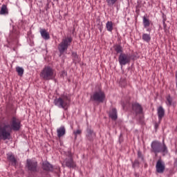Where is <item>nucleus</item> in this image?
<instances>
[{"instance_id":"72a5a7b5","label":"nucleus","mask_w":177,"mask_h":177,"mask_svg":"<svg viewBox=\"0 0 177 177\" xmlns=\"http://www.w3.org/2000/svg\"><path fill=\"white\" fill-rule=\"evenodd\" d=\"M123 109H125V106H123Z\"/></svg>"},{"instance_id":"423d86ee","label":"nucleus","mask_w":177,"mask_h":177,"mask_svg":"<svg viewBox=\"0 0 177 177\" xmlns=\"http://www.w3.org/2000/svg\"><path fill=\"white\" fill-rule=\"evenodd\" d=\"M26 167L30 172H38V162L37 161L28 159L26 160Z\"/></svg>"},{"instance_id":"0eeeda50","label":"nucleus","mask_w":177,"mask_h":177,"mask_svg":"<svg viewBox=\"0 0 177 177\" xmlns=\"http://www.w3.org/2000/svg\"><path fill=\"white\" fill-rule=\"evenodd\" d=\"M54 103L55 106L59 107V109H64L67 110V99L64 97H59L55 100Z\"/></svg>"},{"instance_id":"dca6fc26","label":"nucleus","mask_w":177,"mask_h":177,"mask_svg":"<svg viewBox=\"0 0 177 177\" xmlns=\"http://www.w3.org/2000/svg\"><path fill=\"white\" fill-rule=\"evenodd\" d=\"M109 117L113 120V121L117 120V118H118V116L117 115V109L115 108L112 109L109 111Z\"/></svg>"},{"instance_id":"6e6552de","label":"nucleus","mask_w":177,"mask_h":177,"mask_svg":"<svg viewBox=\"0 0 177 177\" xmlns=\"http://www.w3.org/2000/svg\"><path fill=\"white\" fill-rule=\"evenodd\" d=\"M156 169L158 174H162L165 171V163L162 160L158 159L156 162Z\"/></svg>"},{"instance_id":"aec40b11","label":"nucleus","mask_w":177,"mask_h":177,"mask_svg":"<svg viewBox=\"0 0 177 177\" xmlns=\"http://www.w3.org/2000/svg\"><path fill=\"white\" fill-rule=\"evenodd\" d=\"M8 7L3 4L0 10V15H8Z\"/></svg>"},{"instance_id":"a211bd4d","label":"nucleus","mask_w":177,"mask_h":177,"mask_svg":"<svg viewBox=\"0 0 177 177\" xmlns=\"http://www.w3.org/2000/svg\"><path fill=\"white\" fill-rule=\"evenodd\" d=\"M42 167L44 171H52L53 169L52 165L48 162H44Z\"/></svg>"},{"instance_id":"9d476101","label":"nucleus","mask_w":177,"mask_h":177,"mask_svg":"<svg viewBox=\"0 0 177 177\" xmlns=\"http://www.w3.org/2000/svg\"><path fill=\"white\" fill-rule=\"evenodd\" d=\"M68 156L69 157V160L67 161V167L68 168H72L74 169L75 167H77V165L75 164V162L73 160V153H71V151H68Z\"/></svg>"},{"instance_id":"f8f14e48","label":"nucleus","mask_w":177,"mask_h":177,"mask_svg":"<svg viewBox=\"0 0 177 177\" xmlns=\"http://www.w3.org/2000/svg\"><path fill=\"white\" fill-rule=\"evenodd\" d=\"M66 49H67V38L64 39L58 46V50H59V53H61V55L64 53V50H66Z\"/></svg>"},{"instance_id":"5701e85b","label":"nucleus","mask_w":177,"mask_h":177,"mask_svg":"<svg viewBox=\"0 0 177 177\" xmlns=\"http://www.w3.org/2000/svg\"><path fill=\"white\" fill-rule=\"evenodd\" d=\"M172 101L173 100L170 95L166 97V104L168 107H171V106H172Z\"/></svg>"},{"instance_id":"f03ea898","label":"nucleus","mask_w":177,"mask_h":177,"mask_svg":"<svg viewBox=\"0 0 177 177\" xmlns=\"http://www.w3.org/2000/svg\"><path fill=\"white\" fill-rule=\"evenodd\" d=\"M40 77L44 81L55 80L56 71L49 66H45L40 73Z\"/></svg>"},{"instance_id":"2eb2a0df","label":"nucleus","mask_w":177,"mask_h":177,"mask_svg":"<svg viewBox=\"0 0 177 177\" xmlns=\"http://www.w3.org/2000/svg\"><path fill=\"white\" fill-rule=\"evenodd\" d=\"M7 158L10 162H11V165L13 167H16V165L17 164V160H16V158H15V156L10 153L7 154Z\"/></svg>"},{"instance_id":"4468645a","label":"nucleus","mask_w":177,"mask_h":177,"mask_svg":"<svg viewBox=\"0 0 177 177\" xmlns=\"http://www.w3.org/2000/svg\"><path fill=\"white\" fill-rule=\"evenodd\" d=\"M39 32L43 39H45L46 41H48V39H50V35H49V32L46 31V29L40 28Z\"/></svg>"},{"instance_id":"c756f323","label":"nucleus","mask_w":177,"mask_h":177,"mask_svg":"<svg viewBox=\"0 0 177 177\" xmlns=\"http://www.w3.org/2000/svg\"><path fill=\"white\" fill-rule=\"evenodd\" d=\"M73 42V37H70L67 38V46L70 45Z\"/></svg>"},{"instance_id":"39448f33","label":"nucleus","mask_w":177,"mask_h":177,"mask_svg":"<svg viewBox=\"0 0 177 177\" xmlns=\"http://www.w3.org/2000/svg\"><path fill=\"white\" fill-rule=\"evenodd\" d=\"M118 62L120 66H125L128 63H131V55L129 54L121 53L118 57Z\"/></svg>"},{"instance_id":"ddd939ff","label":"nucleus","mask_w":177,"mask_h":177,"mask_svg":"<svg viewBox=\"0 0 177 177\" xmlns=\"http://www.w3.org/2000/svg\"><path fill=\"white\" fill-rule=\"evenodd\" d=\"M157 114L159 122H160L162 118H164V116L165 115V109H164V108L162 106H159L157 109Z\"/></svg>"},{"instance_id":"473e14b6","label":"nucleus","mask_w":177,"mask_h":177,"mask_svg":"<svg viewBox=\"0 0 177 177\" xmlns=\"http://www.w3.org/2000/svg\"><path fill=\"white\" fill-rule=\"evenodd\" d=\"M158 127V124H155V128H157Z\"/></svg>"},{"instance_id":"7c9ffc66","label":"nucleus","mask_w":177,"mask_h":177,"mask_svg":"<svg viewBox=\"0 0 177 177\" xmlns=\"http://www.w3.org/2000/svg\"><path fill=\"white\" fill-rule=\"evenodd\" d=\"M138 158L143 160V155L142 154V152H140V151H138Z\"/></svg>"},{"instance_id":"cd10ccee","label":"nucleus","mask_w":177,"mask_h":177,"mask_svg":"<svg viewBox=\"0 0 177 177\" xmlns=\"http://www.w3.org/2000/svg\"><path fill=\"white\" fill-rule=\"evenodd\" d=\"M115 50L116 53H122V47L120 45L115 46Z\"/></svg>"},{"instance_id":"9b49d317","label":"nucleus","mask_w":177,"mask_h":177,"mask_svg":"<svg viewBox=\"0 0 177 177\" xmlns=\"http://www.w3.org/2000/svg\"><path fill=\"white\" fill-rule=\"evenodd\" d=\"M132 110L136 115L143 113V108L139 103H133L132 104Z\"/></svg>"},{"instance_id":"c85d7f7f","label":"nucleus","mask_w":177,"mask_h":177,"mask_svg":"<svg viewBox=\"0 0 177 177\" xmlns=\"http://www.w3.org/2000/svg\"><path fill=\"white\" fill-rule=\"evenodd\" d=\"M81 133H82V131L78 129L75 131H73V134L75 135V140H77V136H78V135H81Z\"/></svg>"},{"instance_id":"1a4fd4ad","label":"nucleus","mask_w":177,"mask_h":177,"mask_svg":"<svg viewBox=\"0 0 177 177\" xmlns=\"http://www.w3.org/2000/svg\"><path fill=\"white\" fill-rule=\"evenodd\" d=\"M86 138L89 140V142H93V139L96 138V133L93 132L92 129L88 127L86 129Z\"/></svg>"},{"instance_id":"393cba45","label":"nucleus","mask_w":177,"mask_h":177,"mask_svg":"<svg viewBox=\"0 0 177 177\" xmlns=\"http://www.w3.org/2000/svg\"><path fill=\"white\" fill-rule=\"evenodd\" d=\"M162 23H163V30L166 35H168V34H169V28L167 26V24H165V19H163Z\"/></svg>"},{"instance_id":"412c9836","label":"nucleus","mask_w":177,"mask_h":177,"mask_svg":"<svg viewBox=\"0 0 177 177\" xmlns=\"http://www.w3.org/2000/svg\"><path fill=\"white\" fill-rule=\"evenodd\" d=\"M142 39L145 42H150V41H151V37L150 36V34L144 33L142 34Z\"/></svg>"},{"instance_id":"f704fd0d","label":"nucleus","mask_w":177,"mask_h":177,"mask_svg":"<svg viewBox=\"0 0 177 177\" xmlns=\"http://www.w3.org/2000/svg\"><path fill=\"white\" fill-rule=\"evenodd\" d=\"M133 167H135V165H133Z\"/></svg>"},{"instance_id":"4be33fe9","label":"nucleus","mask_w":177,"mask_h":177,"mask_svg":"<svg viewBox=\"0 0 177 177\" xmlns=\"http://www.w3.org/2000/svg\"><path fill=\"white\" fill-rule=\"evenodd\" d=\"M143 26L145 28L150 27V19L146 18V17H143Z\"/></svg>"},{"instance_id":"7ed1b4c3","label":"nucleus","mask_w":177,"mask_h":177,"mask_svg":"<svg viewBox=\"0 0 177 177\" xmlns=\"http://www.w3.org/2000/svg\"><path fill=\"white\" fill-rule=\"evenodd\" d=\"M151 153H154L156 156L158 153H162L164 155L168 153V148L164 142L162 144L158 141H153L151 142Z\"/></svg>"},{"instance_id":"6ab92c4d","label":"nucleus","mask_w":177,"mask_h":177,"mask_svg":"<svg viewBox=\"0 0 177 177\" xmlns=\"http://www.w3.org/2000/svg\"><path fill=\"white\" fill-rule=\"evenodd\" d=\"M106 28L107 31H109V32H111L113 30H114V27L113 26V21H108L106 24Z\"/></svg>"},{"instance_id":"f257e3e1","label":"nucleus","mask_w":177,"mask_h":177,"mask_svg":"<svg viewBox=\"0 0 177 177\" xmlns=\"http://www.w3.org/2000/svg\"><path fill=\"white\" fill-rule=\"evenodd\" d=\"M21 128V121L16 116H13L8 121L0 124V139L1 140H9L12 132H19Z\"/></svg>"},{"instance_id":"b1692460","label":"nucleus","mask_w":177,"mask_h":177,"mask_svg":"<svg viewBox=\"0 0 177 177\" xmlns=\"http://www.w3.org/2000/svg\"><path fill=\"white\" fill-rule=\"evenodd\" d=\"M16 71L18 73L19 77H23V74H24V69H23V68L18 66L16 68Z\"/></svg>"},{"instance_id":"a878e982","label":"nucleus","mask_w":177,"mask_h":177,"mask_svg":"<svg viewBox=\"0 0 177 177\" xmlns=\"http://www.w3.org/2000/svg\"><path fill=\"white\" fill-rule=\"evenodd\" d=\"M72 57L75 63H80V57H78V55L76 53H72Z\"/></svg>"},{"instance_id":"bb28decb","label":"nucleus","mask_w":177,"mask_h":177,"mask_svg":"<svg viewBox=\"0 0 177 177\" xmlns=\"http://www.w3.org/2000/svg\"><path fill=\"white\" fill-rule=\"evenodd\" d=\"M106 2L109 6H114L118 2V0H106Z\"/></svg>"},{"instance_id":"2f4dec72","label":"nucleus","mask_w":177,"mask_h":177,"mask_svg":"<svg viewBox=\"0 0 177 177\" xmlns=\"http://www.w3.org/2000/svg\"><path fill=\"white\" fill-rule=\"evenodd\" d=\"M147 31H149V32L151 31V29H150V28H148L147 30Z\"/></svg>"},{"instance_id":"20e7f679","label":"nucleus","mask_w":177,"mask_h":177,"mask_svg":"<svg viewBox=\"0 0 177 177\" xmlns=\"http://www.w3.org/2000/svg\"><path fill=\"white\" fill-rule=\"evenodd\" d=\"M106 99V94L102 90L95 91L92 95H91L90 100L92 102H98V103H103Z\"/></svg>"},{"instance_id":"f3484780","label":"nucleus","mask_w":177,"mask_h":177,"mask_svg":"<svg viewBox=\"0 0 177 177\" xmlns=\"http://www.w3.org/2000/svg\"><path fill=\"white\" fill-rule=\"evenodd\" d=\"M57 133L58 138H62L64 135H66V129L64 127H61L57 129Z\"/></svg>"}]
</instances>
